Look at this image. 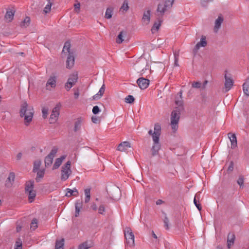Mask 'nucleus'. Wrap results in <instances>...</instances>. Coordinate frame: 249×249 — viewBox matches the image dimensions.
Wrapping results in <instances>:
<instances>
[{
  "label": "nucleus",
  "mask_w": 249,
  "mask_h": 249,
  "mask_svg": "<svg viewBox=\"0 0 249 249\" xmlns=\"http://www.w3.org/2000/svg\"><path fill=\"white\" fill-rule=\"evenodd\" d=\"M175 104L178 107L174 110L171 115V125L172 129L175 132L178 128V124L180 118L181 110L183 109V100L181 98H179L175 100Z\"/></svg>",
  "instance_id": "obj_1"
},
{
  "label": "nucleus",
  "mask_w": 249,
  "mask_h": 249,
  "mask_svg": "<svg viewBox=\"0 0 249 249\" xmlns=\"http://www.w3.org/2000/svg\"><path fill=\"white\" fill-rule=\"evenodd\" d=\"M34 111L33 108L29 107L26 102H24L21 106L20 116L24 118V123L26 126H28L32 122Z\"/></svg>",
  "instance_id": "obj_2"
},
{
  "label": "nucleus",
  "mask_w": 249,
  "mask_h": 249,
  "mask_svg": "<svg viewBox=\"0 0 249 249\" xmlns=\"http://www.w3.org/2000/svg\"><path fill=\"white\" fill-rule=\"evenodd\" d=\"M62 55H68L67 59V68L70 69L72 68L74 64V57L73 53L71 50V43L70 42H66L64 44L62 52Z\"/></svg>",
  "instance_id": "obj_3"
},
{
  "label": "nucleus",
  "mask_w": 249,
  "mask_h": 249,
  "mask_svg": "<svg viewBox=\"0 0 249 249\" xmlns=\"http://www.w3.org/2000/svg\"><path fill=\"white\" fill-rule=\"evenodd\" d=\"M134 68L135 71L143 74L145 71L149 69L147 60L142 57H140L134 64Z\"/></svg>",
  "instance_id": "obj_4"
},
{
  "label": "nucleus",
  "mask_w": 249,
  "mask_h": 249,
  "mask_svg": "<svg viewBox=\"0 0 249 249\" xmlns=\"http://www.w3.org/2000/svg\"><path fill=\"white\" fill-rule=\"evenodd\" d=\"M34 181L30 180L26 183L25 188V193L28 195V200L30 203L34 201L36 196V191L34 190Z\"/></svg>",
  "instance_id": "obj_5"
},
{
  "label": "nucleus",
  "mask_w": 249,
  "mask_h": 249,
  "mask_svg": "<svg viewBox=\"0 0 249 249\" xmlns=\"http://www.w3.org/2000/svg\"><path fill=\"white\" fill-rule=\"evenodd\" d=\"M71 162L68 161L62 167L61 173V179L63 181L66 180L71 173Z\"/></svg>",
  "instance_id": "obj_6"
},
{
  "label": "nucleus",
  "mask_w": 249,
  "mask_h": 249,
  "mask_svg": "<svg viewBox=\"0 0 249 249\" xmlns=\"http://www.w3.org/2000/svg\"><path fill=\"white\" fill-rule=\"evenodd\" d=\"M174 1V0H166L164 4L160 3L157 10L158 16H162L168 9L172 7Z\"/></svg>",
  "instance_id": "obj_7"
},
{
  "label": "nucleus",
  "mask_w": 249,
  "mask_h": 249,
  "mask_svg": "<svg viewBox=\"0 0 249 249\" xmlns=\"http://www.w3.org/2000/svg\"><path fill=\"white\" fill-rule=\"evenodd\" d=\"M124 236L126 244L130 247L134 245V235L130 228H126L124 230Z\"/></svg>",
  "instance_id": "obj_8"
},
{
  "label": "nucleus",
  "mask_w": 249,
  "mask_h": 249,
  "mask_svg": "<svg viewBox=\"0 0 249 249\" xmlns=\"http://www.w3.org/2000/svg\"><path fill=\"white\" fill-rule=\"evenodd\" d=\"M57 148L53 147L51 151L50 154L45 159V165L46 167L50 166L53 161V158L57 152Z\"/></svg>",
  "instance_id": "obj_9"
},
{
  "label": "nucleus",
  "mask_w": 249,
  "mask_h": 249,
  "mask_svg": "<svg viewBox=\"0 0 249 249\" xmlns=\"http://www.w3.org/2000/svg\"><path fill=\"white\" fill-rule=\"evenodd\" d=\"M59 110L60 106L59 105H56V107L53 108L50 117V124H53L57 121L59 115Z\"/></svg>",
  "instance_id": "obj_10"
},
{
  "label": "nucleus",
  "mask_w": 249,
  "mask_h": 249,
  "mask_svg": "<svg viewBox=\"0 0 249 249\" xmlns=\"http://www.w3.org/2000/svg\"><path fill=\"white\" fill-rule=\"evenodd\" d=\"M78 75L77 73L72 74L70 76L65 85V88L67 90H70L71 88V87L76 83Z\"/></svg>",
  "instance_id": "obj_11"
},
{
  "label": "nucleus",
  "mask_w": 249,
  "mask_h": 249,
  "mask_svg": "<svg viewBox=\"0 0 249 249\" xmlns=\"http://www.w3.org/2000/svg\"><path fill=\"white\" fill-rule=\"evenodd\" d=\"M56 85V77L54 75H51L47 81L46 89L47 90H51L55 88Z\"/></svg>",
  "instance_id": "obj_12"
},
{
  "label": "nucleus",
  "mask_w": 249,
  "mask_h": 249,
  "mask_svg": "<svg viewBox=\"0 0 249 249\" xmlns=\"http://www.w3.org/2000/svg\"><path fill=\"white\" fill-rule=\"evenodd\" d=\"M153 145L152 147V154L153 156L158 154L159 150L160 149V139L158 138H155L153 141Z\"/></svg>",
  "instance_id": "obj_13"
},
{
  "label": "nucleus",
  "mask_w": 249,
  "mask_h": 249,
  "mask_svg": "<svg viewBox=\"0 0 249 249\" xmlns=\"http://www.w3.org/2000/svg\"><path fill=\"white\" fill-rule=\"evenodd\" d=\"M137 83L140 89H144L148 87L149 80L143 77H141L137 80Z\"/></svg>",
  "instance_id": "obj_14"
},
{
  "label": "nucleus",
  "mask_w": 249,
  "mask_h": 249,
  "mask_svg": "<svg viewBox=\"0 0 249 249\" xmlns=\"http://www.w3.org/2000/svg\"><path fill=\"white\" fill-rule=\"evenodd\" d=\"M225 82L224 84L225 91H228L232 87L233 81V80L230 77H228L227 75L226 74L225 75Z\"/></svg>",
  "instance_id": "obj_15"
},
{
  "label": "nucleus",
  "mask_w": 249,
  "mask_h": 249,
  "mask_svg": "<svg viewBox=\"0 0 249 249\" xmlns=\"http://www.w3.org/2000/svg\"><path fill=\"white\" fill-rule=\"evenodd\" d=\"M228 137L231 142V148L234 149L237 146V138L235 134L228 133Z\"/></svg>",
  "instance_id": "obj_16"
},
{
  "label": "nucleus",
  "mask_w": 249,
  "mask_h": 249,
  "mask_svg": "<svg viewBox=\"0 0 249 249\" xmlns=\"http://www.w3.org/2000/svg\"><path fill=\"white\" fill-rule=\"evenodd\" d=\"M150 10H148L144 12L142 18V22L143 24L147 25L149 24L150 20Z\"/></svg>",
  "instance_id": "obj_17"
},
{
  "label": "nucleus",
  "mask_w": 249,
  "mask_h": 249,
  "mask_svg": "<svg viewBox=\"0 0 249 249\" xmlns=\"http://www.w3.org/2000/svg\"><path fill=\"white\" fill-rule=\"evenodd\" d=\"M207 42L206 40V37L202 36L200 41L198 42L195 47V50L197 52L200 47H204L207 45Z\"/></svg>",
  "instance_id": "obj_18"
},
{
  "label": "nucleus",
  "mask_w": 249,
  "mask_h": 249,
  "mask_svg": "<svg viewBox=\"0 0 249 249\" xmlns=\"http://www.w3.org/2000/svg\"><path fill=\"white\" fill-rule=\"evenodd\" d=\"M130 147L129 142L125 141L121 142L117 147V150L124 152L127 150L128 148Z\"/></svg>",
  "instance_id": "obj_19"
},
{
  "label": "nucleus",
  "mask_w": 249,
  "mask_h": 249,
  "mask_svg": "<svg viewBox=\"0 0 249 249\" xmlns=\"http://www.w3.org/2000/svg\"><path fill=\"white\" fill-rule=\"evenodd\" d=\"M15 176L14 173L11 172L5 181V186L7 187H10L12 185L15 180Z\"/></svg>",
  "instance_id": "obj_20"
},
{
  "label": "nucleus",
  "mask_w": 249,
  "mask_h": 249,
  "mask_svg": "<svg viewBox=\"0 0 249 249\" xmlns=\"http://www.w3.org/2000/svg\"><path fill=\"white\" fill-rule=\"evenodd\" d=\"M235 239V235L233 233H229L227 238V247L229 249L233 245Z\"/></svg>",
  "instance_id": "obj_21"
},
{
  "label": "nucleus",
  "mask_w": 249,
  "mask_h": 249,
  "mask_svg": "<svg viewBox=\"0 0 249 249\" xmlns=\"http://www.w3.org/2000/svg\"><path fill=\"white\" fill-rule=\"evenodd\" d=\"M66 158V155H63L61 157L57 158L55 160L53 166V169H56L59 167V166L61 165L63 161Z\"/></svg>",
  "instance_id": "obj_22"
},
{
  "label": "nucleus",
  "mask_w": 249,
  "mask_h": 249,
  "mask_svg": "<svg viewBox=\"0 0 249 249\" xmlns=\"http://www.w3.org/2000/svg\"><path fill=\"white\" fill-rule=\"evenodd\" d=\"M78 195V191L75 188H73V189H71L69 188L66 189V196L70 197L72 196H77Z\"/></svg>",
  "instance_id": "obj_23"
},
{
  "label": "nucleus",
  "mask_w": 249,
  "mask_h": 249,
  "mask_svg": "<svg viewBox=\"0 0 249 249\" xmlns=\"http://www.w3.org/2000/svg\"><path fill=\"white\" fill-rule=\"evenodd\" d=\"M83 203L82 200H78L75 204V216L77 217L79 215L80 210L82 208Z\"/></svg>",
  "instance_id": "obj_24"
},
{
  "label": "nucleus",
  "mask_w": 249,
  "mask_h": 249,
  "mask_svg": "<svg viewBox=\"0 0 249 249\" xmlns=\"http://www.w3.org/2000/svg\"><path fill=\"white\" fill-rule=\"evenodd\" d=\"M223 21V18L221 16H219L216 19L214 24V31L217 32L221 27V25Z\"/></svg>",
  "instance_id": "obj_25"
},
{
  "label": "nucleus",
  "mask_w": 249,
  "mask_h": 249,
  "mask_svg": "<svg viewBox=\"0 0 249 249\" xmlns=\"http://www.w3.org/2000/svg\"><path fill=\"white\" fill-rule=\"evenodd\" d=\"M105 91V86L103 84L100 89L98 92L93 97V99L97 100L101 98Z\"/></svg>",
  "instance_id": "obj_26"
},
{
  "label": "nucleus",
  "mask_w": 249,
  "mask_h": 249,
  "mask_svg": "<svg viewBox=\"0 0 249 249\" xmlns=\"http://www.w3.org/2000/svg\"><path fill=\"white\" fill-rule=\"evenodd\" d=\"M114 7L113 6L108 7L105 12V18L107 19H110L112 18Z\"/></svg>",
  "instance_id": "obj_27"
},
{
  "label": "nucleus",
  "mask_w": 249,
  "mask_h": 249,
  "mask_svg": "<svg viewBox=\"0 0 249 249\" xmlns=\"http://www.w3.org/2000/svg\"><path fill=\"white\" fill-rule=\"evenodd\" d=\"M83 120L81 118H78L74 123V131L77 132L81 128Z\"/></svg>",
  "instance_id": "obj_28"
},
{
  "label": "nucleus",
  "mask_w": 249,
  "mask_h": 249,
  "mask_svg": "<svg viewBox=\"0 0 249 249\" xmlns=\"http://www.w3.org/2000/svg\"><path fill=\"white\" fill-rule=\"evenodd\" d=\"M243 89L245 94L249 96V77L243 85Z\"/></svg>",
  "instance_id": "obj_29"
},
{
  "label": "nucleus",
  "mask_w": 249,
  "mask_h": 249,
  "mask_svg": "<svg viewBox=\"0 0 249 249\" xmlns=\"http://www.w3.org/2000/svg\"><path fill=\"white\" fill-rule=\"evenodd\" d=\"M15 12L12 10H7L5 15V18L8 21L10 22L13 19Z\"/></svg>",
  "instance_id": "obj_30"
},
{
  "label": "nucleus",
  "mask_w": 249,
  "mask_h": 249,
  "mask_svg": "<svg viewBox=\"0 0 249 249\" xmlns=\"http://www.w3.org/2000/svg\"><path fill=\"white\" fill-rule=\"evenodd\" d=\"M64 239L56 240L55 246V249H64Z\"/></svg>",
  "instance_id": "obj_31"
},
{
  "label": "nucleus",
  "mask_w": 249,
  "mask_h": 249,
  "mask_svg": "<svg viewBox=\"0 0 249 249\" xmlns=\"http://www.w3.org/2000/svg\"><path fill=\"white\" fill-rule=\"evenodd\" d=\"M36 172L37 173V175L36 180V182H38L40 181V178H43L45 173V171L44 169L38 170Z\"/></svg>",
  "instance_id": "obj_32"
},
{
  "label": "nucleus",
  "mask_w": 249,
  "mask_h": 249,
  "mask_svg": "<svg viewBox=\"0 0 249 249\" xmlns=\"http://www.w3.org/2000/svg\"><path fill=\"white\" fill-rule=\"evenodd\" d=\"M163 214L164 215V219H163V223H164V226L166 230H169V218L167 217V215L166 213L163 212H162Z\"/></svg>",
  "instance_id": "obj_33"
},
{
  "label": "nucleus",
  "mask_w": 249,
  "mask_h": 249,
  "mask_svg": "<svg viewBox=\"0 0 249 249\" xmlns=\"http://www.w3.org/2000/svg\"><path fill=\"white\" fill-rule=\"evenodd\" d=\"M85 202L88 203L90 199V189L87 188L85 190Z\"/></svg>",
  "instance_id": "obj_34"
},
{
  "label": "nucleus",
  "mask_w": 249,
  "mask_h": 249,
  "mask_svg": "<svg viewBox=\"0 0 249 249\" xmlns=\"http://www.w3.org/2000/svg\"><path fill=\"white\" fill-rule=\"evenodd\" d=\"M30 23V18L28 17H26L25 19L21 22L20 26L21 27H28Z\"/></svg>",
  "instance_id": "obj_35"
},
{
  "label": "nucleus",
  "mask_w": 249,
  "mask_h": 249,
  "mask_svg": "<svg viewBox=\"0 0 249 249\" xmlns=\"http://www.w3.org/2000/svg\"><path fill=\"white\" fill-rule=\"evenodd\" d=\"M160 25L161 21L160 20H159L158 22H155L151 29L152 33H154L155 32L157 31L160 28Z\"/></svg>",
  "instance_id": "obj_36"
},
{
  "label": "nucleus",
  "mask_w": 249,
  "mask_h": 249,
  "mask_svg": "<svg viewBox=\"0 0 249 249\" xmlns=\"http://www.w3.org/2000/svg\"><path fill=\"white\" fill-rule=\"evenodd\" d=\"M126 35L125 32H124V31L121 32L120 33V34L118 35V36L116 38V42L119 44L122 43L123 41H124L123 37H124V35Z\"/></svg>",
  "instance_id": "obj_37"
},
{
  "label": "nucleus",
  "mask_w": 249,
  "mask_h": 249,
  "mask_svg": "<svg viewBox=\"0 0 249 249\" xmlns=\"http://www.w3.org/2000/svg\"><path fill=\"white\" fill-rule=\"evenodd\" d=\"M154 131H155V135H158L159 137H160V131H161V127L160 125L159 124H156L154 125Z\"/></svg>",
  "instance_id": "obj_38"
},
{
  "label": "nucleus",
  "mask_w": 249,
  "mask_h": 249,
  "mask_svg": "<svg viewBox=\"0 0 249 249\" xmlns=\"http://www.w3.org/2000/svg\"><path fill=\"white\" fill-rule=\"evenodd\" d=\"M41 161L39 160H36L34 163L33 172H36L37 170H39L41 165Z\"/></svg>",
  "instance_id": "obj_39"
},
{
  "label": "nucleus",
  "mask_w": 249,
  "mask_h": 249,
  "mask_svg": "<svg viewBox=\"0 0 249 249\" xmlns=\"http://www.w3.org/2000/svg\"><path fill=\"white\" fill-rule=\"evenodd\" d=\"M98 212L99 214L105 215L106 212L105 206L103 204H101L100 205L99 208L98 209Z\"/></svg>",
  "instance_id": "obj_40"
},
{
  "label": "nucleus",
  "mask_w": 249,
  "mask_h": 249,
  "mask_svg": "<svg viewBox=\"0 0 249 249\" xmlns=\"http://www.w3.org/2000/svg\"><path fill=\"white\" fill-rule=\"evenodd\" d=\"M90 247L88 244L87 242H85L80 244L78 247V249H88Z\"/></svg>",
  "instance_id": "obj_41"
},
{
  "label": "nucleus",
  "mask_w": 249,
  "mask_h": 249,
  "mask_svg": "<svg viewBox=\"0 0 249 249\" xmlns=\"http://www.w3.org/2000/svg\"><path fill=\"white\" fill-rule=\"evenodd\" d=\"M134 101V98L132 95H129L125 98V102L127 103L132 104Z\"/></svg>",
  "instance_id": "obj_42"
},
{
  "label": "nucleus",
  "mask_w": 249,
  "mask_h": 249,
  "mask_svg": "<svg viewBox=\"0 0 249 249\" xmlns=\"http://www.w3.org/2000/svg\"><path fill=\"white\" fill-rule=\"evenodd\" d=\"M22 241L20 238H18L16 242L15 249H22Z\"/></svg>",
  "instance_id": "obj_43"
},
{
  "label": "nucleus",
  "mask_w": 249,
  "mask_h": 249,
  "mask_svg": "<svg viewBox=\"0 0 249 249\" xmlns=\"http://www.w3.org/2000/svg\"><path fill=\"white\" fill-rule=\"evenodd\" d=\"M129 9L128 2L127 0H124L120 8V10H123L124 11H127Z\"/></svg>",
  "instance_id": "obj_44"
},
{
  "label": "nucleus",
  "mask_w": 249,
  "mask_h": 249,
  "mask_svg": "<svg viewBox=\"0 0 249 249\" xmlns=\"http://www.w3.org/2000/svg\"><path fill=\"white\" fill-rule=\"evenodd\" d=\"M37 227V220L34 218L32 220L31 224V228L35 230Z\"/></svg>",
  "instance_id": "obj_45"
},
{
  "label": "nucleus",
  "mask_w": 249,
  "mask_h": 249,
  "mask_svg": "<svg viewBox=\"0 0 249 249\" xmlns=\"http://www.w3.org/2000/svg\"><path fill=\"white\" fill-rule=\"evenodd\" d=\"M244 177L242 176H240L237 180V183L239 185L240 188L244 187Z\"/></svg>",
  "instance_id": "obj_46"
},
{
  "label": "nucleus",
  "mask_w": 249,
  "mask_h": 249,
  "mask_svg": "<svg viewBox=\"0 0 249 249\" xmlns=\"http://www.w3.org/2000/svg\"><path fill=\"white\" fill-rule=\"evenodd\" d=\"M174 58H175V62H174V66L176 67L179 66V64L178 63V58H179V54L178 53H174Z\"/></svg>",
  "instance_id": "obj_47"
},
{
  "label": "nucleus",
  "mask_w": 249,
  "mask_h": 249,
  "mask_svg": "<svg viewBox=\"0 0 249 249\" xmlns=\"http://www.w3.org/2000/svg\"><path fill=\"white\" fill-rule=\"evenodd\" d=\"M52 4L51 3H48L45 7L43 12L45 14L48 13L51 9Z\"/></svg>",
  "instance_id": "obj_48"
},
{
  "label": "nucleus",
  "mask_w": 249,
  "mask_h": 249,
  "mask_svg": "<svg viewBox=\"0 0 249 249\" xmlns=\"http://www.w3.org/2000/svg\"><path fill=\"white\" fill-rule=\"evenodd\" d=\"M194 203L196 207L199 211H200L202 209L201 205L199 203V200L196 199V198H194Z\"/></svg>",
  "instance_id": "obj_49"
},
{
  "label": "nucleus",
  "mask_w": 249,
  "mask_h": 249,
  "mask_svg": "<svg viewBox=\"0 0 249 249\" xmlns=\"http://www.w3.org/2000/svg\"><path fill=\"white\" fill-rule=\"evenodd\" d=\"M201 86V83L200 82H194L193 84H192V87L194 88H197V89H198V88H200Z\"/></svg>",
  "instance_id": "obj_50"
},
{
  "label": "nucleus",
  "mask_w": 249,
  "mask_h": 249,
  "mask_svg": "<svg viewBox=\"0 0 249 249\" xmlns=\"http://www.w3.org/2000/svg\"><path fill=\"white\" fill-rule=\"evenodd\" d=\"M154 133H155V131L153 132V130L151 129L149 130L148 131V134L152 136L153 141H154V139H155V138H156V137L158 138V139H160V137H159V136L155 135Z\"/></svg>",
  "instance_id": "obj_51"
},
{
  "label": "nucleus",
  "mask_w": 249,
  "mask_h": 249,
  "mask_svg": "<svg viewBox=\"0 0 249 249\" xmlns=\"http://www.w3.org/2000/svg\"><path fill=\"white\" fill-rule=\"evenodd\" d=\"M48 109L47 108L43 107L42 109V116L43 118H46L47 117Z\"/></svg>",
  "instance_id": "obj_52"
},
{
  "label": "nucleus",
  "mask_w": 249,
  "mask_h": 249,
  "mask_svg": "<svg viewBox=\"0 0 249 249\" xmlns=\"http://www.w3.org/2000/svg\"><path fill=\"white\" fill-rule=\"evenodd\" d=\"M74 9L76 12L78 13L80 9V3L79 2L75 3L74 5Z\"/></svg>",
  "instance_id": "obj_53"
},
{
  "label": "nucleus",
  "mask_w": 249,
  "mask_h": 249,
  "mask_svg": "<svg viewBox=\"0 0 249 249\" xmlns=\"http://www.w3.org/2000/svg\"><path fill=\"white\" fill-rule=\"evenodd\" d=\"M100 111V110L99 109V107L98 106H96L93 107L92 108V112L93 114H97Z\"/></svg>",
  "instance_id": "obj_54"
},
{
  "label": "nucleus",
  "mask_w": 249,
  "mask_h": 249,
  "mask_svg": "<svg viewBox=\"0 0 249 249\" xmlns=\"http://www.w3.org/2000/svg\"><path fill=\"white\" fill-rule=\"evenodd\" d=\"M233 170V161H231L230 163V165L228 167V171L230 172L232 171Z\"/></svg>",
  "instance_id": "obj_55"
},
{
  "label": "nucleus",
  "mask_w": 249,
  "mask_h": 249,
  "mask_svg": "<svg viewBox=\"0 0 249 249\" xmlns=\"http://www.w3.org/2000/svg\"><path fill=\"white\" fill-rule=\"evenodd\" d=\"M91 120L93 123L97 124L99 122V119L96 116H93L91 118Z\"/></svg>",
  "instance_id": "obj_56"
},
{
  "label": "nucleus",
  "mask_w": 249,
  "mask_h": 249,
  "mask_svg": "<svg viewBox=\"0 0 249 249\" xmlns=\"http://www.w3.org/2000/svg\"><path fill=\"white\" fill-rule=\"evenodd\" d=\"M212 0H201V3L202 5L205 6L207 2Z\"/></svg>",
  "instance_id": "obj_57"
},
{
  "label": "nucleus",
  "mask_w": 249,
  "mask_h": 249,
  "mask_svg": "<svg viewBox=\"0 0 249 249\" xmlns=\"http://www.w3.org/2000/svg\"><path fill=\"white\" fill-rule=\"evenodd\" d=\"M194 198H196V199L200 200V192H198L196 193L194 197Z\"/></svg>",
  "instance_id": "obj_58"
},
{
  "label": "nucleus",
  "mask_w": 249,
  "mask_h": 249,
  "mask_svg": "<svg viewBox=\"0 0 249 249\" xmlns=\"http://www.w3.org/2000/svg\"><path fill=\"white\" fill-rule=\"evenodd\" d=\"M22 156V154L21 152L18 153L16 156L17 160H20L21 159Z\"/></svg>",
  "instance_id": "obj_59"
},
{
  "label": "nucleus",
  "mask_w": 249,
  "mask_h": 249,
  "mask_svg": "<svg viewBox=\"0 0 249 249\" xmlns=\"http://www.w3.org/2000/svg\"><path fill=\"white\" fill-rule=\"evenodd\" d=\"M91 207L92 209V210H94V211H96L97 210H98L97 207L95 203H93L91 205Z\"/></svg>",
  "instance_id": "obj_60"
},
{
  "label": "nucleus",
  "mask_w": 249,
  "mask_h": 249,
  "mask_svg": "<svg viewBox=\"0 0 249 249\" xmlns=\"http://www.w3.org/2000/svg\"><path fill=\"white\" fill-rule=\"evenodd\" d=\"M164 203V201L162 200L161 199H158L156 201V204L157 205H161Z\"/></svg>",
  "instance_id": "obj_61"
},
{
  "label": "nucleus",
  "mask_w": 249,
  "mask_h": 249,
  "mask_svg": "<svg viewBox=\"0 0 249 249\" xmlns=\"http://www.w3.org/2000/svg\"><path fill=\"white\" fill-rule=\"evenodd\" d=\"M79 95V92L78 91L75 92L74 93V96L75 98L77 99L78 98Z\"/></svg>",
  "instance_id": "obj_62"
},
{
  "label": "nucleus",
  "mask_w": 249,
  "mask_h": 249,
  "mask_svg": "<svg viewBox=\"0 0 249 249\" xmlns=\"http://www.w3.org/2000/svg\"><path fill=\"white\" fill-rule=\"evenodd\" d=\"M152 236L153 237L155 238V239H157V236L156 235V234L154 233V232L153 231H152Z\"/></svg>",
  "instance_id": "obj_63"
},
{
  "label": "nucleus",
  "mask_w": 249,
  "mask_h": 249,
  "mask_svg": "<svg viewBox=\"0 0 249 249\" xmlns=\"http://www.w3.org/2000/svg\"><path fill=\"white\" fill-rule=\"evenodd\" d=\"M208 83V81L207 80H205L204 83H203V88H205V86H206V85Z\"/></svg>",
  "instance_id": "obj_64"
}]
</instances>
